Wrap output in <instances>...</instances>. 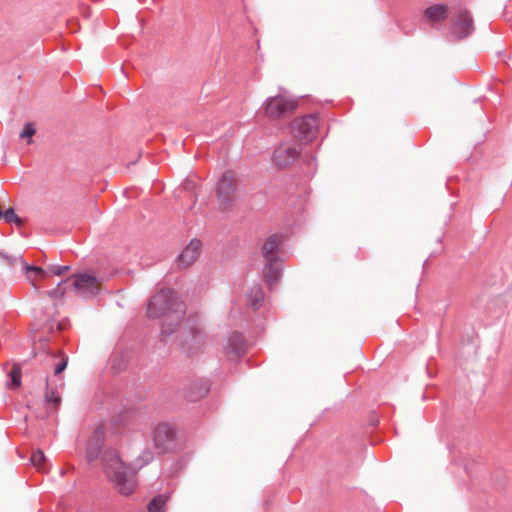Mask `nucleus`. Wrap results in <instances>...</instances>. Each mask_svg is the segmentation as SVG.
<instances>
[{
  "instance_id": "obj_1",
  "label": "nucleus",
  "mask_w": 512,
  "mask_h": 512,
  "mask_svg": "<svg viewBox=\"0 0 512 512\" xmlns=\"http://www.w3.org/2000/svg\"><path fill=\"white\" fill-rule=\"evenodd\" d=\"M185 304L179 300L172 290H160L147 304V317L150 319L164 318L162 333L171 334L180 325L185 315Z\"/></svg>"
},
{
  "instance_id": "obj_2",
  "label": "nucleus",
  "mask_w": 512,
  "mask_h": 512,
  "mask_svg": "<svg viewBox=\"0 0 512 512\" xmlns=\"http://www.w3.org/2000/svg\"><path fill=\"white\" fill-rule=\"evenodd\" d=\"M107 476L114 481L123 495H130L134 489V479L127 467L115 452H107L104 456Z\"/></svg>"
},
{
  "instance_id": "obj_3",
  "label": "nucleus",
  "mask_w": 512,
  "mask_h": 512,
  "mask_svg": "<svg viewBox=\"0 0 512 512\" xmlns=\"http://www.w3.org/2000/svg\"><path fill=\"white\" fill-rule=\"evenodd\" d=\"M299 106V100L291 95L277 94L268 97L262 106L264 115L271 120H282L293 115Z\"/></svg>"
},
{
  "instance_id": "obj_4",
  "label": "nucleus",
  "mask_w": 512,
  "mask_h": 512,
  "mask_svg": "<svg viewBox=\"0 0 512 512\" xmlns=\"http://www.w3.org/2000/svg\"><path fill=\"white\" fill-rule=\"evenodd\" d=\"M237 180L232 171H225L216 185V196L219 207L229 209L236 197Z\"/></svg>"
},
{
  "instance_id": "obj_5",
  "label": "nucleus",
  "mask_w": 512,
  "mask_h": 512,
  "mask_svg": "<svg viewBox=\"0 0 512 512\" xmlns=\"http://www.w3.org/2000/svg\"><path fill=\"white\" fill-rule=\"evenodd\" d=\"M70 279L72 280L74 292L83 298H94L101 291V281L89 273L75 274Z\"/></svg>"
},
{
  "instance_id": "obj_6",
  "label": "nucleus",
  "mask_w": 512,
  "mask_h": 512,
  "mask_svg": "<svg viewBox=\"0 0 512 512\" xmlns=\"http://www.w3.org/2000/svg\"><path fill=\"white\" fill-rule=\"evenodd\" d=\"M318 126L319 121L315 115L298 117L292 122V130L295 136L306 142H311L316 138Z\"/></svg>"
},
{
  "instance_id": "obj_7",
  "label": "nucleus",
  "mask_w": 512,
  "mask_h": 512,
  "mask_svg": "<svg viewBox=\"0 0 512 512\" xmlns=\"http://www.w3.org/2000/svg\"><path fill=\"white\" fill-rule=\"evenodd\" d=\"M300 152L301 146L297 142L281 143L273 153L272 162L278 168H286L296 161Z\"/></svg>"
},
{
  "instance_id": "obj_8",
  "label": "nucleus",
  "mask_w": 512,
  "mask_h": 512,
  "mask_svg": "<svg viewBox=\"0 0 512 512\" xmlns=\"http://www.w3.org/2000/svg\"><path fill=\"white\" fill-rule=\"evenodd\" d=\"M202 243L198 239H192L183 249L177 258V264L181 268H187L193 265L201 254Z\"/></svg>"
},
{
  "instance_id": "obj_9",
  "label": "nucleus",
  "mask_w": 512,
  "mask_h": 512,
  "mask_svg": "<svg viewBox=\"0 0 512 512\" xmlns=\"http://www.w3.org/2000/svg\"><path fill=\"white\" fill-rule=\"evenodd\" d=\"M174 432L169 424L161 423L153 431V443L157 449L164 451L173 441Z\"/></svg>"
},
{
  "instance_id": "obj_10",
  "label": "nucleus",
  "mask_w": 512,
  "mask_h": 512,
  "mask_svg": "<svg viewBox=\"0 0 512 512\" xmlns=\"http://www.w3.org/2000/svg\"><path fill=\"white\" fill-rule=\"evenodd\" d=\"M473 30V20L468 11H460L453 22V31L458 38H465L471 34Z\"/></svg>"
},
{
  "instance_id": "obj_11",
  "label": "nucleus",
  "mask_w": 512,
  "mask_h": 512,
  "mask_svg": "<svg viewBox=\"0 0 512 512\" xmlns=\"http://www.w3.org/2000/svg\"><path fill=\"white\" fill-rule=\"evenodd\" d=\"M104 442V431L102 427H97L88 440L86 456L89 461L96 459L102 449Z\"/></svg>"
},
{
  "instance_id": "obj_12",
  "label": "nucleus",
  "mask_w": 512,
  "mask_h": 512,
  "mask_svg": "<svg viewBox=\"0 0 512 512\" xmlns=\"http://www.w3.org/2000/svg\"><path fill=\"white\" fill-rule=\"evenodd\" d=\"M424 16L430 22H438L445 20L448 16V7L443 4H435L424 10Z\"/></svg>"
},
{
  "instance_id": "obj_13",
  "label": "nucleus",
  "mask_w": 512,
  "mask_h": 512,
  "mask_svg": "<svg viewBox=\"0 0 512 512\" xmlns=\"http://www.w3.org/2000/svg\"><path fill=\"white\" fill-rule=\"evenodd\" d=\"M208 392V388L201 383H191L185 388V398L190 402L198 401Z\"/></svg>"
},
{
  "instance_id": "obj_14",
  "label": "nucleus",
  "mask_w": 512,
  "mask_h": 512,
  "mask_svg": "<svg viewBox=\"0 0 512 512\" xmlns=\"http://www.w3.org/2000/svg\"><path fill=\"white\" fill-rule=\"evenodd\" d=\"M280 244V238L277 235H272L265 241L262 247V255L266 261L276 260L275 252Z\"/></svg>"
},
{
  "instance_id": "obj_15",
  "label": "nucleus",
  "mask_w": 512,
  "mask_h": 512,
  "mask_svg": "<svg viewBox=\"0 0 512 512\" xmlns=\"http://www.w3.org/2000/svg\"><path fill=\"white\" fill-rule=\"evenodd\" d=\"M24 270L26 272V276L28 281L35 288L38 285V282L48 277V272L44 269L33 266V265H25Z\"/></svg>"
},
{
  "instance_id": "obj_16",
  "label": "nucleus",
  "mask_w": 512,
  "mask_h": 512,
  "mask_svg": "<svg viewBox=\"0 0 512 512\" xmlns=\"http://www.w3.org/2000/svg\"><path fill=\"white\" fill-rule=\"evenodd\" d=\"M264 268V277L268 285L272 286L277 283L280 278V266L276 260L266 261Z\"/></svg>"
},
{
  "instance_id": "obj_17",
  "label": "nucleus",
  "mask_w": 512,
  "mask_h": 512,
  "mask_svg": "<svg viewBox=\"0 0 512 512\" xmlns=\"http://www.w3.org/2000/svg\"><path fill=\"white\" fill-rule=\"evenodd\" d=\"M204 343V336L202 334H196L186 339L184 346L188 353L195 354L203 348Z\"/></svg>"
},
{
  "instance_id": "obj_18",
  "label": "nucleus",
  "mask_w": 512,
  "mask_h": 512,
  "mask_svg": "<svg viewBox=\"0 0 512 512\" xmlns=\"http://www.w3.org/2000/svg\"><path fill=\"white\" fill-rule=\"evenodd\" d=\"M263 291L260 286H254L251 288L250 293L248 294V299L253 308H258L260 303L263 300Z\"/></svg>"
},
{
  "instance_id": "obj_19",
  "label": "nucleus",
  "mask_w": 512,
  "mask_h": 512,
  "mask_svg": "<svg viewBox=\"0 0 512 512\" xmlns=\"http://www.w3.org/2000/svg\"><path fill=\"white\" fill-rule=\"evenodd\" d=\"M167 497L159 495L154 497L148 504V512H164Z\"/></svg>"
},
{
  "instance_id": "obj_20",
  "label": "nucleus",
  "mask_w": 512,
  "mask_h": 512,
  "mask_svg": "<svg viewBox=\"0 0 512 512\" xmlns=\"http://www.w3.org/2000/svg\"><path fill=\"white\" fill-rule=\"evenodd\" d=\"M45 461L46 457L42 450H36L35 452H33L31 456V462L39 471H45Z\"/></svg>"
},
{
  "instance_id": "obj_21",
  "label": "nucleus",
  "mask_w": 512,
  "mask_h": 512,
  "mask_svg": "<svg viewBox=\"0 0 512 512\" xmlns=\"http://www.w3.org/2000/svg\"><path fill=\"white\" fill-rule=\"evenodd\" d=\"M0 217H2L8 223H15L17 226H21L23 221L19 218L13 208L7 209L4 213L1 212Z\"/></svg>"
},
{
  "instance_id": "obj_22",
  "label": "nucleus",
  "mask_w": 512,
  "mask_h": 512,
  "mask_svg": "<svg viewBox=\"0 0 512 512\" xmlns=\"http://www.w3.org/2000/svg\"><path fill=\"white\" fill-rule=\"evenodd\" d=\"M45 401L47 402L48 405H50L53 409H57L58 406L60 405L61 403V398L60 396L56 395L55 391L54 390H51V391H47L45 393Z\"/></svg>"
},
{
  "instance_id": "obj_23",
  "label": "nucleus",
  "mask_w": 512,
  "mask_h": 512,
  "mask_svg": "<svg viewBox=\"0 0 512 512\" xmlns=\"http://www.w3.org/2000/svg\"><path fill=\"white\" fill-rule=\"evenodd\" d=\"M36 129L32 123H27L24 126L23 131L20 133V138L27 139V143L32 142L31 138L35 135Z\"/></svg>"
},
{
  "instance_id": "obj_24",
  "label": "nucleus",
  "mask_w": 512,
  "mask_h": 512,
  "mask_svg": "<svg viewBox=\"0 0 512 512\" xmlns=\"http://www.w3.org/2000/svg\"><path fill=\"white\" fill-rule=\"evenodd\" d=\"M12 384L15 387H18L21 384V368L19 365L15 364L13 365L11 371H10Z\"/></svg>"
},
{
  "instance_id": "obj_25",
  "label": "nucleus",
  "mask_w": 512,
  "mask_h": 512,
  "mask_svg": "<svg viewBox=\"0 0 512 512\" xmlns=\"http://www.w3.org/2000/svg\"><path fill=\"white\" fill-rule=\"evenodd\" d=\"M70 270L69 266H54L50 269V272L54 275H63Z\"/></svg>"
},
{
  "instance_id": "obj_26",
  "label": "nucleus",
  "mask_w": 512,
  "mask_h": 512,
  "mask_svg": "<svg viewBox=\"0 0 512 512\" xmlns=\"http://www.w3.org/2000/svg\"><path fill=\"white\" fill-rule=\"evenodd\" d=\"M67 366V359H62V361L55 367V375L60 374L65 370Z\"/></svg>"
},
{
  "instance_id": "obj_27",
  "label": "nucleus",
  "mask_w": 512,
  "mask_h": 512,
  "mask_svg": "<svg viewBox=\"0 0 512 512\" xmlns=\"http://www.w3.org/2000/svg\"><path fill=\"white\" fill-rule=\"evenodd\" d=\"M48 294H49L50 296H55V295H58V294H59V296H62V295H63V292H59V290H58V289H54V290L49 291V292H48Z\"/></svg>"
}]
</instances>
